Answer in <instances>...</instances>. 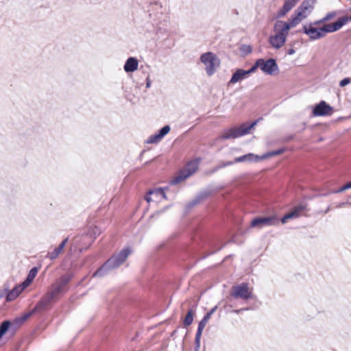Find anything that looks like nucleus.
I'll use <instances>...</instances> for the list:
<instances>
[{
  "mask_svg": "<svg viewBox=\"0 0 351 351\" xmlns=\"http://www.w3.org/2000/svg\"><path fill=\"white\" fill-rule=\"evenodd\" d=\"M252 67L254 68V72L259 67L263 72L271 75L278 71V66L276 60L272 58L267 60L262 58L258 59Z\"/></svg>",
  "mask_w": 351,
  "mask_h": 351,
  "instance_id": "6e6552de",
  "label": "nucleus"
},
{
  "mask_svg": "<svg viewBox=\"0 0 351 351\" xmlns=\"http://www.w3.org/2000/svg\"><path fill=\"white\" fill-rule=\"evenodd\" d=\"M61 250L57 247L52 252L47 254V257L51 260L56 258L61 253Z\"/></svg>",
  "mask_w": 351,
  "mask_h": 351,
  "instance_id": "bb28decb",
  "label": "nucleus"
},
{
  "mask_svg": "<svg viewBox=\"0 0 351 351\" xmlns=\"http://www.w3.org/2000/svg\"><path fill=\"white\" fill-rule=\"evenodd\" d=\"M348 21V19L344 16L333 23L326 24L322 27H313L311 25L308 24L304 25L302 30L311 40H315L324 37L327 33L335 32L339 30Z\"/></svg>",
  "mask_w": 351,
  "mask_h": 351,
  "instance_id": "f03ea898",
  "label": "nucleus"
},
{
  "mask_svg": "<svg viewBox=\"0 0 351 351\" xmlns=\"http://www.w3.org/2000/svg\"><path fill=\"white\" fill-rule=\"evenodd\" d=\"M258 121H254L252 123H245L239 128H232L224 130L219 136V138L222 140L234 139L244 136L250 133V130L257 123Z\"/></svg>",
  "mask_w": 351,
  "mask_h": 351,
  "instance_id": "20e7f679",
  "label": "nucleus"
},
{
  "mask_svg": "<svg viewBox=\"0 0 351 351\" xmlns=\"http://www.w3.org/2000/svg\"><path fill=\"white\" fill-rule=\"evenodd\" d=\"M278 223V220L276 216H270L255 218L251 221L250 226L252 228H261L265 226H275Z\"/></svg>",
  "mask_w": 351,
  "mask_h": 351,
  "instance_id": "ddd939ff",
  "label": "nucleus"
},
{
  "mask_svg": "<svg viewBox=\"0 0 351 351\" xmlns=\"http://www.w3.org/2000/svg\"><path fill=\"white\" fill-rule=\"evenodd\" d=\"M234 163H235L234 160V161H228V162L223 163L221 165H220L219 167V168L225 167H227V166H229V165H232Z\"/></svg>",
  "mask_w": 351,
  "mask_h": 351,
  "instance_id": "e433bc0d",
  "label": "nucleus"
},
{
  "mask_svg": "<svg viewBox=\"0 0 351 351\" xmlns=\"http://www.w3.org/2000/svg\"><path fill=\"white\" fill-rule=\"evenodd\" d=\"M37 273L38 269L36 267L32 268L27 275L28 281L31 280L32 282L34 278L36 276Z\"/></svg>",
  "mask_w": 351,
  "mask_h": 351,
  "instance_id": "cd10ccee",
  "label": "nucleus"
},
{
  "mask_svg": "<svg viewBox=\"0 0 351 351\" xmlns=\"http://www.w3.org/2000/svg\"><path fill=\"white\" fill-rule=\"evenodd\" d=\"M316 0H304L295 11L294 14L290 18L293 23L297 25L302 21L308 17L312 12Z\"/></svg>",
  "mask_w": 351,
  "mask_h": 351,
  "instance_id": "423d86ee",
  "label": "nucleus"
},
{
  "mask_svg": "<svg viewBox=\"0 0 351 351\" xmlns=\"http://www.w3.org/2000/svg\"><path fill=\"white\" fill-rule=\"evenodd\" d=\"M162 138V137L158 134V133H156L154 135H152L150 136L148 139L146 141V142L147 143H156L158 142H159L161 139Z\"/></svg>",
  "mask_w": 351,
  "mask_h": 351,
  "instance_id": "a878e982",
  "label": "nucleus"
},
{
  "mask_svg": "<svg viewBox=\"0 0 351 351\" xmlns=\"http://www.w3.org/2000/svg\"><path fill=\"white\" fill-rule=\"evenodd\" d=\"M206 196H204L202 195H200L197 197H196L195 199H193L191 202L189 204V207L194 206L197 204H198L201 200H202Z\"/></svg>",
  "mask_w": 351,
  "mask_h": 351,
  "instance_id": "c756f323",
  "label": "nucleus"
},
{
  "mask_svg": "<svg viewBox=\"0 0 351 351\" xmlns=\"http://www.w3.org/2000/svg\"><path fill=\"white\" fill-rule=\"evenodd\" d=\"M29 316V314L25 315H24V316L23 317L22 319H23V321H25V320H26V319H27V317H28Z\"/></svg>",
  "mask_w": 351,
  "mask_h": 351,
  "instance_id": "37998d69",
  "label": "nucleus"
},
{
  "mask_svg": "<svg viewBox=\"0 0 351 351\" xmlns=\"http://www.w3.org/2000/svg\"><path fill=\"white\" fill-rule=\"evenodd\" d=\"M217 308V306H215L213 308L210 309V311L207 313L204 317L202 318V319L199 322L197 330L195 335V346L196 348L198 349L200 346V339L202 334V331L204 328H205L206 324L208 323V320L210 319L211 315L216 311Z\"/></svg>",
  "mask_w": 351,
  "mask_h": 351,
  "instance_id": "f8f14e48",
  "label": "nucleus"
},
{
  "mask_svg": "<svg viewBox=\"0 0 351 351\" xmlns=\"http://www.w3.org/2000/svg\"><path fill=\"white\" fill-rule=\"evenodd\" d=\"M10 326V322L9 321H4L1 324V325H0V339L8 331Z\"/></svg>",
  "mask_w": 351,
  "mask_h": 351,
  "instance_id": "393cba45",
  "label": "nucleus"
},
{
  "mask_svg": "<svg viewBox=\"0 0 351 351\" xmlns=\"http://www.w3.org/2000/svg\"><path fill=\"white\" fill-rule=\"evenodd\" d=\"M286 40L287 39L284 36L282 37L276 34L270 36L269 38V43L276 49L281 48L285 44Z\"/></svg>",
  "mask_w": 351,
  "mask_h": 351,
  "instance_id": "f3484780",
  "label": "nucleus"
},
{
  "mask_svg": "<svg viewBox=\"0 0 351 351\" xmlns=\"http://www.w3.org/2000/svg\"><path fill=\"white\" fill-rule=\"evenodd\" d=\"M330 210V206H328V208H326V210H324V214H326L327 213H328Z\"/></svg>",
  "mask_w": 351,
  "mask_h": 351,
  "instance_id": "c03bdc74",
  "label": "nucleus"
},
{
  "mask_svg": "<svg viewBox=\"0 0 351 351\" xmlns=\"http://www.w3.org/2000/svg\"><path fill=\"white\" fill-rule=\"evenodd\" d=\"M316 0H304L295 11L294 14L290 18L293 23L297 25L302 21L308 17L312 12Z\"/></svg>",
  "mask_w": 351,
  "mask_h": 351,
  "instance_id": "39448f33",
  "label": "nucleus"
},
{
  "mask_svg": "<svg viewBox=\"0 0 351 351\" xmlns=\"http://www.w3.org/2000/svg\"><path fill=\"white\" fill-rule=\"evenodd\" d=\"M130 252L131 251L130 248H123L119 253L114 254L108 258L106 263L93 274V276L102 277L110 270L119 267L126 260Z\"/></svg>",
  "mask_w": 351,
  "mask_h": 351,
  "instance_id": "7ed1b4c3",
  "label": "nucleus"
},
{
  "mask_svg": "<svg viewBox=\"0 0 351 351\" xmlns=\"http://www.w3.org/2000/svg\"><path fill=\"white\" fill-rule=\"evenodd\" d=\"M262 160L261 156L256 155L252 153L237 157L234 158V162H258Z\"/></svg>",
  "mask_w": 351,
  "mask_h": 351,
  "instance_id": "a211bd4d",
  "label": "nucleus"
},
{
  "mask_svg": "<svg viewBox=\"0 0 351 351\" xmlns=\"http://www.w3.org/2000/svg\"><path fill=\"white\" fill-rule=\"evenodd\" d=\"M298 0H287L281 10L278 12V18L283 17L288 13L298 3Z\"/></svg>",
  "mask_w": 351,
  "mask_h": 351,
  "instance_id": "6ab92c4d",
  "label": "nucleus"
},
{
  "mask_svg": "<svg viewBox=\"0 0 351 351\" xmlns=\"http://www.w3.org/2000/svg\"><path fill=\"white\" fill-rule=\"evenodd\" d=\"M198 165L199 161L197 160L189 162L186 167L171 181V183L172 184H176L184 180L197 171Z\"/></svg>",
  "mask_w": 351,
  "mask_h": 351,
  "instance_id": "1a4fd4ad",
  "label": "nucleus"
},
{
  "mask_svg": "<svg viewBox=\"0 0 351 351\" xmlns=\"http://www.w3.org/2000/svg\"><path fill=\"white\" fill-rule=\"evenodd\" d=\"M247 309L248 308H241V309L235 310V311H234V312L236 313H240L242 311H245V310H247Z\"/></svg>",
  "mask_w": 351,
  "mask_h": 351,
  "instance_id": "79ce46f5",
  "label": "nucleus"
},
{
  "mask_svg": "<svg viewBox=\"0 0 351 351\" xmlns=\"http://www.w3.org/2000/svg\"><path fill=\"white\" fill-rule=\"evenodd\" d=\"M351 189V181L345 185H343L342 187L335 191V193H341L343 192L347 189Z\"/></svg>",
  "mask_w": 351,
  "mask_h": 351,
  "instance_id": "7c9ffc66",
  "label": "nucleus"
},
{
  "mask_svg": "<svg viewBox=\"0 0 351 351\" xmlns=\"http://www.w3.org/2000/svg\"><path fill=\"white\" fill-rule=\"evenodd\" d=\"M67 241H68V238H66L64 240L62 241V242L59 245V246L58 247L62 251L63 250V248L64 247Z\"/></svg>",
  "mask_w": 351,
  "mask_h": 351,
  "instance_id": "f704fd0d",
  "label": "nucleus"
},
{
  "mask_svg": "<svg viewBox=\"0 0 351 351\" xmlns=\"http://www.w3.org/2000/svg\"><path fill=\"white\" fill-rule=\"evenodd\" d=\"M324 23V21H323V19L315 21L314 22L310 23L308 25H311L313 27H316L322 23Z\"/></svg>",
  "mask_w": 351,
  "mask_h": 351,
  "instance_id": "473e14b6",
  "label": "nucleus"
},
{
  "mask_svg": "<svg viewBox=\"0 0 351 351\" xmlns=\"http://www.w3.org/2000/svg\"><path fill=\"white\" fill-rule=\"evenodd\" d=\"M23 287L21 285L15 287L11 291H10L6 296V300L8 301L14 300L23 291Z\"/></svg>",
  "mask_w": 351,
  "mask_h": 351,
  "instance_id": "412c9836",
  "label": "nucleus"
},
{
  "mask_svg": "<svg viewBox=\"0 0 351 351\" xmlns=\"http://www.w3.org/2000/svg\"><path fill=\"white\" fill-rule=\"evenodd\" d=\"M350 82H351V79L346 77L340 81L339 86L341 87H343V86L348 85V84H350Z\"/></svg>",
  "mask_w": 351,
  "mask_h": 351,
  "instance_id": "2f4dec72",
  "label": "nucleus"
},
{
  "mask_svg": "<svg viewBox=\"0 0 351 351\" xmlns=\"http://www.w3.org/2000/svg\"><path fill=\"white\" fill-rule=\"evenodd\" d=\"M284 152H285V149H283V148L279 149L276 150V151H272V152H267V153L262 155L261 158H262V160H265V159H267L268 158H271V157L274 156L280 155V154H282Z\"/></svg>",
  "mask_w": 351,
  "mask_h": 351,
  "instance_id": "b1692460",
  "label": "nucleus"
},
{
  "mask_svg": "<svg viewBox=\"0 0 351 351\" xmlns=\"http://www.w3.org/2000/svg\"><path fill=\"white\" fill-rule=\"evenodd\" d=\"M171 128L169 125H165L163 128H162L158 133L163 138L169 132Z\"/></svg>",
  "mask_w": 351,
  "mask_h": 351,
  "instance_id": "c85d7f7f",
  "label": "nucleus"
},
{
  "mask_svg": "<svg viewBox=\"0 0 351 351\" xmlns=\"http://www.w3.org/2000/svg\"><path fill=\"white\" fill-rule=\"evenodd\" d=\"M151 86V81L149 78H147L146 88H149Z\"/></svg>",
  "mask_w": 351,
  "mask_h": 351,
  "instance_id": "a19ab883",
  "label": "nucleus"
},
{
  "mask_svg": "<svg viewBox=\"0 0 351 351\" xmlns=\"http://www.w3.org/2000/svg\"><path fill=\"white\" fill-rule=\"evenodd\" d=\"M151 195H156L158 197L161 196L163 198L166 197L165 191H163L162 189H160H160H154V190H150L148 192V193L145 196V199H146V201L147 202H150L152 201V198L150 197Z\"/></svg>",
  "mask_w": 351,
  "mask_h": 351,
  "instance_id": "4be33fe9",
  "label": "nucleus"
},
{
  "mask_svg": "<svg viewBox=\"0 0 351 351\" xmlns=\"http://www.w3.org/2000/svg\"><path fill=\"white\" fill-rule=\"evenodd\" d=\"M200 61L204 64L205 70L208 75H213L220 64V60L213 52L202 53L200 56Z\"/></svg>",
  "mask_w": 351,
  "mask_h": 351,
  "instance_id": "0eeeda50",
  "label": "nucleus"
},
{
  "mask_svg": "<svg viewBox=\"0 0 351 351\" xmlns=\"http://www.w3.org/2000/svg\"><path fill=\"white\" fill-rule=\"evenodd\" d=\"M295 26L296 25L293 23L291 19L288 22L277 21L274 26V34L282 37L284 36L285 38L287 39L289 29Z\"/></svg>",
  "mask_w": 351,
  "mask_h": 351,
  "instance_id": "9b49d317",
  "label": "nucleus"
},
{
  "mask_svg": "<svg viewBox=\"0 0 351 351\" xmlns=\"http://www.w3.org/2000/svg\"><path fill=\"white\" fill-rule=\"evenodd\" d=\"M230 295L235 299L247 300L252 298L253 294L252 290L249 288L248 284L243 282L232 287Z\"/></svg>",
  "mask_w": 351,
  "mask_h": 351,
  "instance_id": "9d476101",
  "label": "nucleus"
},
{
  "mask_svg": "<svg viewBox=\"0 0 351 351\" xmlns=\"http://www.w3.org/2000/svg\"><path fill=\"white\" fill-rule=\"evenodd\" d=\"M32 282L31 280L28 281V278H27L21 284V286L23 287V289H25L27 287H28L30 283Z\"/></svg>",
  "mask_w": 351,
  "mask_h": 351,
  "instance_id": "c9c22d12",
  "label": "nucleus"
},
{
  "mask_svg": "<svg viewBox=\"0 0 351 351\" xmlns=\"http://www.w3.org/2000/svg\"><path fill=\"white\" fill-rule=\"evenodd\" d=\"M334 16H335V14H334V13H332V12L328 13V14H326V16H324V17L323 18V21H324V22H326V21H328V20H330V19H332V17H334Z\"/></svg>",
  "mask_w": 351,
  "mask_h": 351,
  "instance_id": "72a5a7b5",
  "label": "nucleus"
},
{
  "mask_svg": "<svg viewBox=\"0 0 351 351\" xmlns=\"http://www.w3.org/2000/svg\"><path fill=\"white\" fill-rule=\"evenodd\" d=\"M306 210V206L304 204H300L295 207L293 211L289 212L284 215V217L281 219V222L282 223H285L288 219L292 218H297L300 216V213Z\"/></svg>",
  "mask_w": 351,
  "mask_h": 351,
  "instance_id": "dca6fc26",
  "label": "nucleus"
},
{
  "mask_svg": "<svg viewBox=\"0 0 351 351\" xmlns=\"http://www.w3.org/2000/svg\"><path fill=\"white\" fill-rule=\"evenodd\" d=\"M243 49L247 53H250L252 51L251 47L250 46H243Z\"/></svg>",
  "mask_w": 351,
  "mask_h": 351,
  "instance_id": "4c0bfd02",
  "label": "nucleus"
},
{
  "mask_svg": "<svg viewBox=\"0 0 351 351\" xmlns=\"http://www.w3.org/2000/svg\"><path fill=\"white\" fill-rule=\"evenodd\" d=\"M332 113V108L324 101H320L313 110V115L315 117L328 116Z\"/></svg>",
  "mask_w": 351,
  "mask_h": 351,
  "instance_id": "4468645a",
  "label": "nucleus"
},
{
  "mask_svg": "<svg viewBox=\"0 0 351 351\" xmlns=\"http://www.w3.org/2000/svg\"><path fill=\"white\" fill-rule=\"evenodd\" d=\"M194 315L195 310L189 309L183 322L185 326H189L193 323Z\"/></svg>",
  "mask_w": 351,
  "mask_h": 351,
  "instance_id": "5701e85b",
  "label": "nucleus"
},
{
  "mask_svg": "<svg viewBox=\"0 0 351 351\" xmlns=\"http://www.w3.org/2000/svg\"><path fill=\"white\" fill-rule=\"evenodd\" d=\"M192 308L193 309V308ZM195 308H196V306H194V310L195 311Z\"/></svg>",
  "mask_w": 351,
  "mask_h": 351,
  "instance_id": "a18cd8bd",
  "label": "nucleus"
},
{
  "mask_svg": "<svg viewBox=\"0 0 351 351\" xmlns=\"http://www.w3.org/2000/svg\"><path fill=\"white\" fill-rule=\"evenodd\" d=\"M346 204H350V203H349V202L340 203L339 205L337 206V208H341V207L345 206Z\"/></svg>",
  "mask_w": 351,
  "mask_h": 351,
  "instance_id": "58836bf2",
  "label": "nucleus"
},
{
  "mask_svg": "<svg viewBox=\"0 0 351 351\" xmlns=\"http://www.w3.org/2000/svg\"><path fill=\"white\" fill-rule=\"evenodd\" d=\"M287 53L289 55H293V53H295V49L291 48V49H289L288 51H287Z\"/></svg>",
  "mask_w": 351,
  "mask_h": 351,
  "instance_id": "ea45409f",
  "label": "nucleus"
},
{
  "mask_svg": "<svg viewBox=\"0 0 351 351\" xmlns=\"http://www.w3.org/2000/svg\"><path fill=\"white\" fill-rule=\"evenodd\" d=\"M254 72V68L252 66L248 70L241 69H237L232 75L229 84H236L248 77V76Z\"/></svg>",
  "mask_w": 351,
  "mask_h": 351,
  "instance_id": "2eb2a0df",
  "label": "nucleus"
},
{
  "mask_svg": "<svg viewBox=\"0 0 351 351\" xmlns=\"http://www.w3.org/2000/svg\"><path fill=\"white\" fill-rule=\"evenodd\" d=\"M138 66V61L134 57H130L124 64V70L127 73L134 72Z\"/></svg>",
  "mask_w": 351,
  "mask_h": 351,
  "instance_id": "aec40b11",
  "label": "nucleus"
},
{
  "mask_svg": "<svg viewBox=\"0 0 351 351\" xmlns=\"http://www.w3.org/2000/svg\"><path fill=\"white\" fill-rule=\"evenodd\" d=\"M72 278L73 275L69 274L62 276L54 284L51 285L49 291L43 297L32 311L35 312L36 311H40L45 308L60 294L66 292V286Z\"/></svg>",
  "mask_w": 351,
  "mask_h": 351,
  "instance_id": "f257e3e1",
  "label": "nucleus"
}]
</instances>
